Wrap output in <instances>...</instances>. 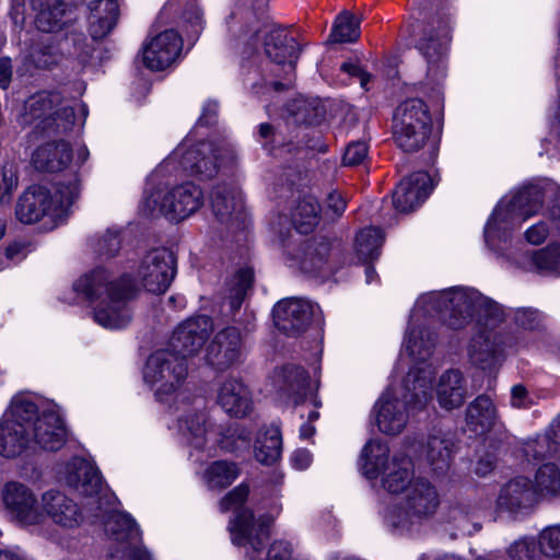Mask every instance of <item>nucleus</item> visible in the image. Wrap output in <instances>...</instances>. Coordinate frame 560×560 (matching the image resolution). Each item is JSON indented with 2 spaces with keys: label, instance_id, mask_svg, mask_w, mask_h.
<instances>
[{
  "label": "nucleus",
  "instance_id": "nucleus-1",
  "mask_svg": "<svg viewBox=\"0 0 560 560\" xmlns=\"http://www.w3.org/2000/svg\"><path fill=\"white\" fill-rule=\"evenodd\" d=\"M73 290L90 302L100 301L94 320L105 328H124L131 320L128 303L136 296V284L129 275L112 278L104 267H96L73 283Z\"/></svg>",
  "mask_w": 560,
  "mask_h": 560
},
{
  "label": "nucleus",
  "instance_id": "nucleus-2",
  "mask_svg": "<svg viewBox=\"0 0 560 560\" xmlns=\"http://www.w3.org/2000/svg\"><path fill=\"white\" fill-rule=\"evenodd\" d=\"M545 191L537 185H527L495 206L485 228L488 244L508 243L522 222L537 214L544 205Z\"/></svg>",
  "mask_w": 560,
  "mask_h": 560
},
{
  "label": "nucleus",
  "instance_id": "nucleus-3",
  "mask_svg": "<svg viewBox=\"0 0 560 560\" xmlns=\"http://www.w3.org/2000/svg\"><path fill=\"white\" fill-rule=\"evenodd\" d=\"M361 470L368 479H376L383 474L382 483L384 489L390 493H400L405 491L415 480L412 462L407 456H395L392 462L388 460V448L372 441L368 442L362 448Z\"/></svg>",
  "mask_w": 560,
  "mask_h": 560
},
{
  "label": "nucleus",
  "instance_id": "nucleus-4",
  "mask_svg": "<svg viewBox=\"0 0 560 560\" xmlns=\"http://www.w3.org/2000/svg\"><path fill=\"white\" fill-rule=\"evenodd\" d=\"M432 132L429 106L421 98H407L394 114V139L406 153L418 152L428 143Z\"/></svg>",
  "mask_w": 560,
  "mask_h": 560
},
{
  "label": "nucleus",
  "instance_id": "nucleus-5",
  "mask_svg": "<svg viewBox=\"0 0 560 560\" xmlns=\"http://www.w3.org/2000/svg\"><path fill=\"white\" fill-rule=\"evenodd\" d=\"M440 503L435 486L424 478H417L407 488L404 505L390 508L385 520L394 529H409L412 525L433 517Z\"/></svg>",
  "mask_w": 560,
  "mask_h": 560
},
{
  "label": "nucleus",
  "instance_id": "nucleus-6",
  "mask_svg": "<svg viewBox=\"0 0 560 560\" xmlns=\"http://www.w3.org/2000/svg\"><path fill=\"white\" fill-rule=\"evenodd\" d=\"M203 205L202 190L187 182L170 190L158 189L144 197L141 210L150 217L163 215L170 221H182Z\"/></svg>",
  "mask_w": 560,
  "mask_h": 560
},
{
  "label": "nucleus",
  "instance_id": "nucleus-7",
  "mask_svg": "<svg viewBox=\"0 0 560 560\" xmlns=\"http://www.w3.org/2000/svg\"><path fill=\"white\" fill-rule=\"evenodd\" d=\"M236 162L237 154L231 143L225 140H207L188 148L179 163L188 174L210 179L218 174L220 167L233 166Z\"/></svg>",
  "mask_w": 560,
  "mask_h": 560
},
{
  "label": "nucleus",
  "instance_id": "nucleus-8",
  "mask_svg": "<svg viewBox=\"0 0 560 560\" xmlns=\"http://www.w3.org/2000/svg\"><path fill=\"white\" fill-rule=\"evenodd\" d=\"M187 373V359L168 345V348L150 355L144 378L152 385H159L155 395L163 399V395L174 393L182 385Z\"/></svg>",
  "mask_w": 560,
  "mask_h": 560
},
{
  "label": "nucleus",
  "instance_id": "nucleus-9",
  "mask_svg": "<svg viewBox=\"0 0 560 560\" xmlns=\"http://www.w3.org/2000/svg\"><path fill=\"white\" fill-rule=\"evenodd\" d=\"M65 481L80 495L86 498V508L93 516H100L106 501L103 480L96 467L84 459H73L66 470Z\"/></svg>",
  "mask_w": 560,
  "mask_h": 560
},
{
  "label": "nucleus",
  "instance_id": "nucleus-10",
  "mask_svg": "<svg viewBox=\"0 0 560 560\" xmlns=\"http://www.w3.org/2000/svg\"><path fill=\"white\" fill-rule=\"evenodd\" d=\"M106 533L118 545L109 560H152L148 550L141 546L138 525L128 514H112L106 523Z\"/></svg>",
  "mask_w": 560,
  "mask_h": 560
},
{
  "label": "nucleus",
  "instance_id": "nucleus-11",
  "mask_svg": "<svg viewBox=\"0 0 560 560\" xmlns=\"http://www.w3.org/2000/svg\"><path fill=\"white\" fill-rule=\"evenodd\" d=\"M517 343L518 336L513 332L485 329L471 339L469 360L481 370H492L502 363L506 349Z\"/></svg>",
  "mask_w": 560,
  "mask_h": 560
},
{
  "label": "nucleus",
  "instance_id": "nucleus-12",
  "mask_svg": "<svg viewBox=\"0 0 560 560\" xmlns=\"http://www.w3.org/2000/svg\"><path fill=\"white\" fill-rule=\"evenodd\" d=\"M480 299L481 293L475 289L454 288L438 295L436 306L446 326L462 329L475 317Z\"/></svg>",
  "mask_w": 560,
  "mask_h": 560
},
{
  "label": "nucleus",
  "instance_id": "nucleus-13",
  "mask_svg": "<svg viewBox=\"0 0 560 560\" xmlns=\"http://www.w3.org/2000/svg\"><path fill=\"white\" fill-rule=\"evenodd\" d=\"M264 48L266 56L277 66H283L284 81H265L276 92L293 86L295 65L300 56V45L294 37L283 31L275 30L265 36Z\"/></svg>",
  "mask_w": 560,
  "mask_h": 560
},
{
  "label": "nucleus",
  "instance_id": "nucleus-14",
  "mask_svg": "<svg viewBox=\"0 0 560 560\" xmlns=\"http://www.w3.org/2000/svg\"><path fill=\"white\" fill-rule=\"evenodd\" d=\"M269 525L268 518L264 516L255 518L253 511L243 509L236 513L229 525L232 542L247 548V556L250 560H255L262 552L270 537Z\"/></svg>",
  "mask_w": 560,
  "mask_h": 560
},
{
  "label": "nucleus",
  "instance_id": "nucleus-15",
  "mask_svg": "<svg viewBox=\"0 0 560 560\" xmlns=\"http://www.w3.org/2000/svg\"><path fill=\"white\" fill-rule=\"evenodd\" d=\"M176 273V256L170 247H152L138 269L144 289L154 294L164 293Z\"/></svg>",
  "mask_w": 560,
  "mask_h": 560
},
{
  "label": "nucleus",
  "instance_id": "nucleus-16",
  "mask_svg": "<svg viewBox=\"0 0 560 560\" xmlns=\"http://www.w3.org/2000/svg\"><path fill=\"white\" fill-rule=\"evenodd\" d=\"M429 401L425 389L415 393L407 401L394 398L389 393L383 394L374 406L376 423L381 432L389 435L399 434L408 421V408L421 409Z\"/></svg>",
  "mask_w": 560,
  "mask_h": 560
},
{
  "label": "nucleus",
  "instance_id": "nucleus-17",
  "mask_svg": "<svg viewBox=\"0 0 560 560\" xmlns=\"http://www.w3.org/2000/svg\"><path fill=\"white\" fill-rule=\"evenodd\" d=\"M450 42L448 20H441L438 25L429 24L417 43L418 50L428 62V75L439 81L445 75L444 57Z\"/></svg>",
  "mask_w": 560,
  "mask_h": 560
},
{
  "label": "nucleus",
  "instance_id": "nucleus-18",
  "mask_svg": "<svg viewBox=\"0 0 560 560\" xmlns=\"http://www.w3.org/2000/svg\"><path fill=\"white\" fill-rule=\"evenodd\" d=\"M210 202L219 222L226 224L233 231L245 229L247 214L242 192L237 187L228 184L217 185L212 189Z\"/></svg>",
  "mask_w": 560,
  "mask_h": 560
},
{
  "label": "nucleus",
  "instance_id": "nucleus-19",
  "mask_svg": "<svg viewBox=\"0 0 560 560\" xmlns=\"http://www.w3.org/2000/svg\"><path fill=\"white\" fill-rule=\"evenodd\" d=\"M243 339L234 326L219 330L206 349V361L214 370L223 372L238 364L242 359Z\"/></svg>",
  "mask_w": 560,
  "mask_h": 560
},
{
  "label": "nucleus",
  "instance_id": "nucleus-20",
  "mask_svg": "<svg viewBox=\"0 0 560 560\" xmlns=\"http://www.w3.org/2000/svg\"><path fill=\"white\" fill-rule=\"evenodd\" d=\"M212 330L213 323L209 316L190 317L175 328L170 346L187 359L200 351Z\"/></svg>",
  "mask_w": 560,
  "mask_h": 560
},
{
  "label": "nucleus",
  "instance_id": "nucleus-21",
  "mask_svg": "<svg viewBox=\"0 0 560 560\" xmlns=\"http://www.w3.org/2000/svg\"><path fill=\"white\" fill-rule=\"evenodd\" d=\"M276 327L290 337L304 332L313 317V305L301 299H285L272 311Z\"/></svg>",
  "mask_w": 560,
  "mask_h": 560
},
{
  "label": "nucleus",
  "instance_id": "nucleus-22",
  "mask_svg": "<svg viewBox=\"0 0 560 560\" xmlns=\"http://www.w3.org/2000/svg\"><path fill=\"white\" fill-rule=\"evenodd\" d=\"M538 504L533 489V480L517 476L501 486L495 501V509L500 512L517 514L527 512Z\"/></svg>",
  "mask_w": 560,
  "mask_h": 560
},
{
  "label": "nucleus",
  "instance_id": "nucleus-23",
  "mask_svg": "<svg viewBox=\"0 0 560 560\" xmlns=\"http://www.w3.org/2000/svg\"><path fill=\"white\" fill-rule=\"evenodd\" d=\"M3 502L8 511L23 525H39L45 521L32 490L20 482H8L3 489Z\"/></svg>",
  "mask_w": 560,
  "mask_h": 560
},
{
  "label": "nucleus",
  "instance_id": "nucleus-24",
  "mask_svg": "<svg viewBox=\"0 0 560 560\" xmlns=\"http://www.w3.org/2000/svg\"><path fill=\"white\" fill-rule=\"evenodd\" d=\"M331 247H285V264L308 275L332 273L339 266L330 258Z\"/></svg>",
  "mask_w": 560,
  "mask_h": 560
},
{
  "label": "nucleus",
  "instance_id": "nucleus-25",
  "mask_svg": "<svg viewBox=\"0 0 560 560\" xmlns=\"http://www.w3.org/2000/svg\"><path fill=\"white\" fill-rule=\"evenodd\" d=\"M182 47L179 34L174 30H165L144 45L143 62L153 71L164 70L176 60Z\"/></svg>",
  "mask_w": 560,
  "mask_h": 560
},
{
  "label": "nucleus",
  "instance_id": "nucleus-26",
  "mask_svg": "<svg viewBox=\"0 0 560 560\" xmlns=\"http://www.w3.org/2000/svg\"><path fill=\"white\" fill-rule=\"evenodd\" d=\"M433 189L427 172L419 171L405 177L393 192V205L401 213H409L421 206Z\"/></svg>",
  "mask_w": 560,
  "mask_h": 560
},
{
  "label": "nucleus",
  "instance_id": "nucleus-27",
  "mask_svg": "<svg viewBox=\"0 0 560 560\" xmlns=\"http://www.w3.org/2000/svg\"><path fill=\"white\" fill-rule=\"evenodd\" d=\"M61 101L59 93L40 92L32 96L26 105L25 113L21 117L20 124L28 126L39 120V124H44L42 129L51 127V121H56L60 112L68 118L73 117V109L71 107H62L57 109Z\"/></svg>",
  "mask_w": 560,
  "mask_h": 560
},
{
  "label": "nucleus",
  "instance_id": "nucleus-28",
  "mask_svg": "<svg viewBox=\"0 0 560 560\" xmlns=\"http://www.w3.org/2000/svg\"><path fill=\"white\" fill-rule=\"evenodd\" d=\"M42 508L45 517L48 516L55 524L63 528H75L83 521L79 505L57 490H48L42 495Z\"/></svg>",
  "mask_w": 560,
  "mask_h": 560
},
{
  "label": "nucleus",
  "instance_id": "nucleus-29",
  "mask_svg": "<svg viewBox=\"0 0 560 560\" xmlns=\"http://www.w3.org/2000/svg\"><path fill=\"white\" fill-rule=\"evenodd\" d=\"M218 404L231 417L244 418L253 409V399L248 387L237 378H226L218 392Z\"/></svg>",
  "mask_w": 560,
  "mask_h": 560
},
{
  "label": "nucleus",
  "instance_id": "nucleus-30",
  "mask_svg": "<svg viewBox=\"0 0 560 560\" xmlns=\"http://www.w3.org/2000/svg\"><path fill=\"white\" fill-rule=\"evenodd\" d=\"M54 202L47 189L40 186L30 187L20 197L16 205V218L22 223H34L45 215L52 217Z\"/></svg>",
  "mask_w": 560,
  "mask_h": 560
},
{
  "label": "nucleus",
  "instance_id": "nucleus-31",
  "mask_svg": "<svg viewBox=\"0 0 560 560\" xmlns=\"http://www.w3.org/2000/svg\"><path fill=\"white\" fill-rule=\"evenodd\" d=\"M35 442L47 451H58L66 442V428L61 417L52 410L40 413L32 428Z\"/></svg>",
  "mask_w": 560,
  "mask_h": 560
},
{
  "label": "nucleus",
  "instance_id": "nucleus-32",
  "mask_svg": "<svg viewBox=\"0 0 560 560\" xmlns=\"http://www.w3.org/2000/svg\"><path fill=\"white\" fill-rule=\"evenodd\" d=\"M89 33L94 40L108 36L116 27L120 10L116 0H94L89 3Z\"/></svg>",
  "mask_w": 560,
  "mask_h": 560
},
{
  "label": "nucleus",
  "instance_id": "nucleus-33",
  "mask_svg": "<svg viewBox=\"0 0 560 560\" xmlns=\"http://www.w3.org/2000/svg\"><path fill=\"white\" fill-rule=\"evenodd\" d=\"M273 383L278 393L295 405L304 400L310 387L307 372L296 365H284L277 370Z\"/></svg>",
  "mask_w": 560,
  "mask_h": 560
},
{
  "label": "nucleus",
  "instance_id": "nucleus-34",
  "mask_svg": "<svg viewBox=\"0 0 560 560\" xmlns=\"http://www.w3.org/2000/svg\"><path fill=\"white\" fill-rule=\"evenodd\" d=\"M71 160V149L66 141L45 143L36 149L32 156L35 168L42 172L62 171Z\"/></svg>",
  "mask_w": 560,
  "mask_h": 560
},
{
  "label": "nucleus",
  "instance_id": "nucleus-35",
  "mask_svg": "<svg viewBox=\"0 0 560 560\" xmlns=\"http://www.w3.org/2000/svg\"><path fill=\"white\" fill-rule=\"evenodd\" d=\"M467 395L465 380L460 371L448 370L443 373L436 387L440 406L446 410L460 407Z\"/></svg>",
  "mask_w": 560,
  "mask_h": 560
},
{
  "label": "nucleus",
  "instance_id": "nucleus-36",
  "mask_svg": "<svg viewBox=\"0 0 560 560\" xmlns=\"http://www.w3.org/2000/svg\"><path fill=\"white\" fill-rule=\"evenodd\" d=\"M498 421V412L489 396L479 395L467 407L466 424L477 435L490 431Z\"/></svg>",
  "mask_w": 560,
  "mask_h": 560
},
{
  "label": "nucleus",
  "instance_id": "nucleus-37",
  "mask_svg": "<svg viewBox=\"0 0 560 560\" xmlns=\"http://www.w3.org/2000/svg\"><path fill=\"white\" fill-rule=\"evenodd\" d=\"M282 439L280 428L277 425L262 427L254 443L255 458L264 464H273L281 454Z\"/></svg>",
  "mask_w": 560,
  "mask_h": 560
},
{
  "label": "nucleus",
  "instance_id": "nucleus-38",
  "mask_svg": "<svg viewBox=\"0 0 560 560\" xmlns=\"http://www.w3.org/2000/svg\"><path fill=\"white\" fill-rule=\"evenodd\" d=\"M533 489L538 500H555L560 498V468L553 463H546L535 472Z\"/></svg>",
  "mask_w": 560,
  "mask_h": 560
},
{
  "label": "nucleus",
  "instance_id": "nucleus-39",
  "mask_svg": "<svg viewBox=\"0 0 560 560\" xmlns=\"http://www.w3.org/2000/svg\"><path fill=\"white\" fill-rule=\"evenodd\" d=\"M36 12V27L45 33L55 32L61 25L65 14L63 0H30Z\"/></svg>",
  "mask_w": 560,
  "mask_h": 560
},
{
  "label": "nucleus",
  "instance_id": "nucleus-40",
  "mask_svg": "<svg viewBox=\"0 0 560 560\" xmlns=\"http://www.w3.org/2000/svg\"><path fill=\"white\" fill-rule=\"evenodd\" d=\"M454 442L446 434H431L427 441L425 453L432 469L439 474L446 471L451 464Z\"/></svg>",
  "mask_w": 560,
  "mask_h": 560
},
{
  "label": "nucleus",
  "instance_id": "nucleus-41",
  "mask_svg": "<svg viewBox=\"0 0 560 560\" xmlns=\"http://www.w3.org/2000/svg\"><path fill=\"white\" fill-rule=\"evenodd\" d=\"M98 243L110 245H131L141 243L156 242L154 236L148 231L147 228L139 224H128L124 228L112 226L108 228L98 238Z\"/></svg>",
  "mask_w": 560,
  "mask_h": 560
},
{
  "label": "nucleus",
  "instance_id": "nucleus-42",
  "mask_svg": "<svg viewBox=\"0 0 560 560\" xmlns=\"http://www.w3.org/2000/svg\"><path fill=\"white\" fill-rule=\"evenodd\" d=\"M30 442V434L20 425L9 420L0 422V454L4 457L20 455Z\"/></svg>",
  "mask_w": 560,
  "mask_h": 560
},
{
  "label": "nucleus",
  "instance_id": "nucleus-43",
  "mask_svg": "<svg viewBox=\"0 0 560 560\" xmlns=\"http://www.w3.org/2000/svg\"><path fill=\"white\" fill-rule=\"evenodd\" d=\"M320 206L314 197L299 201L293 213L292 224L300 234H310L319 222Z\"/></svg>",
  "mask_w": 560,
  "mask_h": 560
},
{
  "label": "nucleus",
  "instance_id": "nucleus-44",
  "mask_svg": "<svg viewBox=\"0 0 560 560\" xmlns=\"http://www.w3.org/2000/svg\"><path fill=\"white\" fill-rule=\"evenodd\" d=\"M521 264L539 273L560 275V247H541L532 250V258L525 257Z\"/></svg>",
  "mask_w": 560,
  "mask_h": 560
},
{
  "label": "nucleus",
  "instance_id": "nucleus-45",
  "mask_svg": "<svg viewBox=\"0 0 560 560\" xmlns=\"http://www.w3.org/2000/svg\"><path fill=\"white\" fill-rule=\"evenodd\" d=\"M240 469L235 463L215 460L205 470L203 478L210 489H223L238 477Z\"/></svg>",
  "mask_w": 560,
  "mask_h": 560
},
{
  "label": "nucleus",
  "instance_id": "nucleus-46",
  "mask_svg": "<svg viewBox=\"0 0 560 560\" xmlns=\"http://www.w3.org/2000/svg\"><path fill=\"white\" fill-rule=\"evenodd\" d=\"M207 419L203 412H191L179 419V431L196 448L206 445Z\"/></svg>",
  "mask_w": 560,
  "mask_h": 560
},
{
  "label": "nucleus",
  "instance_id": "nucleus-47",
  "mask_svg": "<svg viewBox=\"0 0 560 560\" xmlns=\"http://www.w3.org/2000/svg\"><path fill=\"white\" fill-rule=\"evenodd\" d=\"M40 416L35 402L26 399H14L11 402L10 410L7 412L2 420H9L11 423L21 425L26 433L30 434V429L33 423Z\"/></svg>",
  "mask_w": 560,
  "mask_h": 560
},
{
  "label": "nucleus",
  "instance_id": "nucleus-48",
  "mask_svg": "<svg viewBox=\"0 0 560 560\" xmlns=\"http://www.w3.org/2000/svg\"><path fill=\"white\" fill-rule=\"evenodd\" d=\"M254 282V269L250 266H244L237 269L230 287V305L236 311L241 307L247 292L252 289Z\"/></svg>",
  "mask_w": 560,
  "mask_h": 560
},
{
  "label": "nucleus",
  "instance_id": "nucleus-49",
  "mask_svg": "<svg viewBox=\"0 0 560 560\" xmlns=\"http://www.w3.org/2000/svg\"><path fill=\"white\" fill-rule=\"evenodd\" d=\"M80 195V183L73 177L68 183H58L55 196L51 197L54 206L52 218L61 217L68 212Z\"/></svg>",
  "mask_w": 560,
  "mask_h": 560
},
{
  "label": "nucleus",
  "instance_id": "nucleus-50",
  "mask_svg": "<svg viewBox=\"0 0 560 560\" xmlns=\"http://www.w3.org/2000/svg\"><path fill=\"white\" fill-rule=\"evenodd\" d=\"M512 322L514 325L528 332H541L546 329L545 314L535 307H517L512 311Z\"/></svg>",
  "mask_w": 560,
  "mask_h": 560
},
{
  "label": "nucleus",
  "instance_id": "nucleus-51",
  "mask_svg": "<svg viewBox=\"0 0 560 560\" xmlns=\"http://www.w3.org/2000/svg\"><path fill=\"white\" fill-rule=\"evenodd\" d=\"M560 444L548 430L544 434L529 439L524 444V454L528 459L540 460L557 453Z\"/></svg>",
  "mask_w": 560,
  "mask_h": 560
},
{
  "label": "nucleus",
  "instance_id": "nucleus-52",
  "mask_svg": "<svg viewBox=\"0 0 560 560\" xmlns=\"http://www.w3.org/2000/svg\"><path fill=\"white\" fill-rule=\"evenodd\" d=\"M475 317L480 326L493 328L505 318L503 306L481 294Z\"/></svg>",
  "mask_w": 560,
  "mask_h": 560
},
{
  "label": "nucleus",
  "instance_id": "nucleus-53",
  "mask_svg": "<svg viewBox=\"0 0 560 560\" xmlns=\"http://www.w3.org/2000/svg\"><path fill=\"white\" fill-rule=\"evenodd\" d=\"M359 35V22L352 14L345 12L337 18L329 39L334 43L354 42Z\"/></svg>",
  "mask_w": 560,
  "mask_h": 560
},
{
  "label": "nucleus",
  "instance_id": "nucleus-54",
  "mask_svg": "<svg viewBox=\"0 0 560 560\" xmlns=\"http://www.w3.org/2000/svg\"><path fill=\"white\" fill-rule=\"evenodd\" d=\"M292 113L296 122L306 125H316L325 117V108L317 101H298Z\"/></svg>",
  "mask_w": 560,
  "mask_h": 560
},
{
  "label": "nucleus",
  "instance_id": "nucleus-55",
  "mask_svg": "<svg viewBox=\"0 0 560 560\" xmlns=\"http://www.w3.org/2000/svg\"><path fill=\"white\" fill-rule=\"evenodd\" d=\"M494 255L508 267L524 271H533V268L524 267L521 262L524 258H532V250L525 247H492Z\"/></svg>",
  "mask_w": 560,
  "mask_h": 560
},
{
  "label": "nucleus",
  "instance_id": "nucleus-56",
  "mask_svg": "<svg viewBox=\"0 0 560 560\" xmlns=\"http://www.w3.org/2000/svg\"><path fill=\"white\" fill-rule=\"evenodd\" d=\"M539 548L547 557H560V525L549 526L540 533Z\"/></svg>",
  "mask_w": 560,
  "mask_h": 560
},
{
  "label": "nucleus",
  "instance_id": "nucleus-57",
  "mask_svg": "<svg viewBox=\"0 0 560 560\" xmlns=\"http://www.w3.org/2000/svg\"><path fill=\"white\" fill-rule=\"evenodd\" d=\"M249 494V487L241 483L226 493L219 502V509L222 513L240 508Z\"/></svg>",
  "mask_w": 560,
  "mask_h": 560
},
{
  "label": "nucleus",
  "instance_id": "nucleus-58",
  "mask_svg": "<svg viewBox=\"0 0 560 560\" xmlns=\"http://www.w3.org/2000/svg\"><path fill=\"white\" fill-rule=\"evenodd\" d=\"M249 494V487L241 483L226 493L219 502V509L222 513L240 508Z\"/></svg>",
  "mask_w": 560,
  "mask_h": 560
},
{
  "label": "nucleus",
  "instance_id": "nucleus-59",
  "mask_svg": "<svg viewBox=\"0 0 560 560\" xmlns=\"http://www.w3.org/2000/svg\"><path fill=\"white\" fill-rule=\"evenodd\" d=\"M368 155V144L364 141H354L348 144L342 162L346 166H355L362 163Z\"/></svg>",
  "mask_w": 560,
  "mask_h": 560
},
{
  "label": "nucleus",
  "instance_id": "nucleus-60",
  "mask_svg": "<svg viewBox=\"0 0 560 560\" xmlns=\"http://www.w3.org/2000/svg\"><path fill=\"white\" fill-rule=\"evenodd\" d=\"M18 186L16 172L12 164L2 167V182H0V205L9 201L10 195Z\"/></svg>",
  "mask_w": 560,
  "mask_h": 560
},
{
  "label": "nucleus",
  "instance_id": "nucleus-61",
  "mask_svg": "<svg viewBox=\"0 0 560 560\" xmlns=\"http://www.w3.org/2000/svg\"><path fill=\"white\" fill-rule=\"evenodd\" d=\"M535 548L533 540L520 539L510 546L508 555L511 560H532Z\"/></svg>",
  "mask_w": 560,
  "mask_h": 560
},
{
  "label": "nucleus",
  "instance_id": "nucleus-62",
  "mask_svg": "<svg viewBox=\"0 0 560 560\" xmlns=\"http://www.w3.org/2000/svg\"><path fill=\"white\" fill-rule=\"evenodd\" d=\"M385 242V233L381 228L366 226L355 235V245H378Z\"/></svg>",
  "mask_w": 560,
  "mask_h": 560
},
{
  "label": "nucleus",
  "instance_id": "nucleus-63",
  "mask_svg": "<svg viewBox=\"0 0 560 560\" xmlns=\"http://www.w3.org/2000/svg\"><path fill=\"white\" fill-rule=\"evenodd\" d=\"M550 234V228L546 221H539L530 225L524 233L529 245L542 244Z\"/></svg>",
  "mask_w": 560,
  "mask_h": 560
},
{
  "label": "nucleus",
  "instance_id": "nucleus-64",
  "mask_svg": "<svg viewBox=\"0 0 560 560\" xmlns=\"http://www.w3.org/2000/svg\"><path fill=\"white\" fill-rule=\"evenodd\" d=\"M266 560H294L291 544L284 540L273 541L268 549Z\"/></svg>",
  "mask_w": 560,
  "mask_h": 560
}]
</instances>
